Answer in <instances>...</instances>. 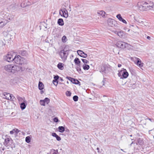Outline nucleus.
Instances as JSON below:
<instances>
[{
    "instance_id": "nucleus-1",
    "label": "nucleus",
    "mask_w": 154,
    "mask_h": 154,
    "mask_svg": "<svg viewBox=\"0 0 154 154\" xmlns=\"http://www.w3.org/2000/svg\"><path fill=\"white\" fill-rule=\"evenodd\" d=\"M118 75L121 79H126L128 76V73L125 69L123 68V69L119 71Z\"/></svg>"
},
{
    "instance_id": "nucleus-2",
    "label": "nucleus",
    "mask_w": 154,
    "mask_h": 154,
    "mask_svg": "<svg viewBox=\"0 0 154 154\" xmlns=\"http://www.w3.org/2000/svg\"><path fill=\"white\" fill-rule=\"evenodd\" d=\"M14 61L17 64H21V65H23L24 64V60H25V59L21 57L19 55L14 57Z\"/></svg>"
},
{
    "instance_id": "nucleus-3",
    "label": "nucleus",
    "mask_w": 154,
    "mask_h": 154,
    "mask_svg": "<svg viewBox=\"0 0 154 154\" xmlns=\"http://www.w3.org/2000/svg\"><path fill=\"white\" fill-rule=\"evenodd\" d=\"M66 48L64 50L60 51V56L62 59L63 60H65L67 58V57L68 55V51L66 50Z\"/></svg>"
},
{
    "instance_id": "nucleus-4",
    "label": "nucleus",
    "mask_w": 154,
    "mask_h": 154,
    "mask_svg": "<svg viewBox=\"0 0 154 154\" xmlns=\"http://www.w3.org/2000/svg\"><path fill=\"white\" fill-rule=\"evenodd\" d=\"M59 14L61 16L65 18H67L68 16V11L64 8H62L60 10Z\"/></svg>"
},
{
    "instance_id": "nucleus-5",
    "label": "nucleus",
    "mask_w": 154,
    "mask_h": 154,
    "mask_svg": "<svg viewBox=\"0 0 154 154\" xmlns=\"http://www.w3.org/2000/svg\"><path fill=\"white\" fill-rule=\"evenodd\" d=\"M145 2L146 5V8L147 10H154V4L152 2L148 1Z\"/></svg>"
},
{
    "instance_id": "nucleus-6",
    "label": "nucleus",
    "mask_w": 154,
    "mask_h": 154,
    "mask_svg": "<svg viewBox=\"0 0 154 154\" xmlns=\"http://www.w3.org/2000/svg\"><path fill=\"white\" fill-rule=\"evenodd\" d=\"M4 69L9 72L14 73V71L13 70V65H8L5 66L4 67Z\"/></svg>"
},
{
    "instance_id": "nucleus-7",
    "label": "nucleus",
    "mask_w": 154,
    "mask_h": 154,
    "mask_svg": "<svg viewBox=\"0 0 154 154\" xmlns=\"http://www.w3.org/2000/svg\"><path fill=\"white\" fill-rule=\"evenodd\" d=\"M23 65L21 64H18V65H13V70L14 71V73L15 71H22L24 70L25 69L22 66Z\"/></svg>"
},
{
    "instance_id": "nucleus-8",
    "label": "nucleus",
    "mask_w": 154,
    "mask_h": 154,
    "mask_svg": "<svg viewBox=\"0 0 154 154\" xmlns=\"http://www.w3.org/2000/svg\"><path fill=\"white\" fill-rule=\"evenodd\" d=\"M14 57L11 54L9 53L4 57V59L8 62H11L14 61Z\"/></svg>"
},
{
    "instance_id": "nucleus-9",
    "label": "nucleus",
    "mask_w": 154,
    "mask_h": 154,
    "mask_svg": "<svg viewBox=\"0 0 154 154\" xmlns=\"http://www.w3.org/2000/svg\"><path fill=\"white\" fill-rule=\"evenodd\" d=\"M116 45L117 47L122 49H124L125 48L126 45H128V44L123 42L118 41Z\"/></svg>"
},
{
    "instance_id": "nucleus-10",
    "label": "nucleus",
    "mask_w": 154,
    "mask_h": 154,
    "mask_svg": "<svg viewBox=\"0 0 154 154\" xmlns=\"http://www.w3.org/2000/svg\"><path fill=\"white\" fill-rule=\"evenodd\" d=\"M107 22L108 25L111 27L115 26L117 24L116 21L114 19L111 18L107 20Z\"/></svg>"
},
{
    "instance_id": "nucleus-11",
    "label": "nucleus",
    "mask_w": 154,
    "mask_h": 154,
    "mask_svg": "<svg viewBox=\"0 0 154 154\" xmlns=\"http://www.w3.org/2000/svg\"><path fill=\"white\" fill-rule=\"evenodd\" d=\"M137 8L141 11H147V8H146V5L144 2L143 5H140L139 3H138L137 6Z\"/></svg>"
},
{
    "instance_id": "nucleus-12",
    "label": "nucleus",
    "mask_w": 154,
    "mask_h": 154,
    "mask_svg": "<svg viewBox=\"0 0 154 154\" xmlns=\"http://www.w3.org/2000/svg\"><path fill=\"white\" fill-rule=\"evenodd\" d=\"M13 140L11 138H6L5 140V142L4 143V144L6 147L9 146V144L10 145L12 143Z\"/></svg>"
},
{
    "instance_id": "nucleus-13",
    "label": "nucleus",
    "mask_w": 154,
    "mask_h": 154,
    "mask_svg": "<svg viewBox=\"0 0 154 154\" xmlns=\"http://www.w3.org/2000/svg\"><path fill=\"white\" fill-rule=\"evenodd\" d=\"M18 53L19 54L23 56L26 57L28 55L27 51L24 50L19 51H18Z\"/></svg>"
},
{
    "instance_id": "nucleus-14",
    "label": "nucleus",
    "mask_w": 154,
    "mask_h": 154,
    "mask_svg": "<svg viewBox=\"0 0 154 154\" xmlns=\"http://www.w3.org/2000/svg\"><path fill=\"white\" fill-rule=\"evenodd\" d=\"M78 54L81 57L83 58H85L87 56V55L85 53L82 51L80 50H78L77 51Z\"/></svg>"
},
{
    "instance_id": "nucleus-15",
    "label": "nucleus",
    "mask_w": 154,
    "mask_h": 154,
    "mask_svg": "<svg viewBox=\"0 0 154 154\" xmlns=\"http://www.w3.org/2000/svg\"><path fill=\"white\" fill-rule=\"evenodd\" d=\"M136 82L132 79L128 83V86L129 88H133L134 85L135 84Z\"/></svg>"
},
{
    "instance_id": "nucleus-16",
    "label": "nucleus",
    "mask_w": 154,
    "mask_h": 154,
    "mask_svg": "<svg viewBox=\"0 0 154 154\" xmlns=\"http://www.w3.org/2000/svg\"><path fill=\"white\" fill-rule=\"evenodd\" d=\"M135 59L137 60V62L136 63V64L139 66V67L140 68L141 67L143 66V63H141V61L140 60L139 58H138L136 57Z\"/></svg>"
},
{
    "instance_id": "nucleus-17",
    "label": "nucleus",
    "mask_w": 154,
    "mask_h": 154,
    "mask_svg": "<svg viewBox=\"0 0 154 154\" xmlns=\"http://www.w3.org/2000/svg\"><path fill=\"white\" fill-rule=\"evenodd\" d=\"M107 68V67L106 66L105 64H102V66H101V69L100 72H104L105 73H106Z\"/></svg>"
},
{
    "instance_id": "nucleus-18",
    "label": "nucleus",
    "mask_w": 154,
    "mask_h": 154,
    "mask_svg": "<svg viewBox=\"0 0 154 154\" xmlns=\"http://www.w3.org/2000/svg\"><path fill=\"white\" fill-rule=\"evenodd\" d=\"M116 17L120 21H122L125 24L127 23V22L126 20L122 18L120 14H119L117 15Z\"/></svg>"
},
{
    "instance_id": "nucleus-19",
    "label": "nucleus",
    "mask_w": 154,
    "mask_h": 154,
    "mask_svg": "<svg viewBox=\"0 0 154 154\" xmlns=\"http://www.w3.org/2000/svg\"><path fill=\"white\" fill-rule=\"evenodd\" d=\"M144 144V142L143 140V139L140 138H137V142L136 143V144L138 145L139 144L140 145H142Z\"/></svg>"
},
{
    "instance_id": "nucleus-20",
    "label": "nucleus",
    "mask_w": 154,
    "mask_h": 154,
    "mask_svg": "<svg viewBox=\"0 0 154 154\" xmlns=\"http://www.w3.org/2000/svg\"><path fill=\"white\" fill-rule=\"evenodd\" d=\"M5 16H6L5 17V18H6V20H8V22L11 20L13 18L12 15L10 14H8L7 15H5Z\"/></svg>"
},
{
    "instance_id": "nucleus-21",
    "label": "nucleus",
    "mask_w": 154,
    "mask_h": 154,
    "mask_svg": "<svg viewBox=\"0 0 154 154\" xmlns=\"http://www.w3.org/2000/svg\"><path fill=\"white\" fill-rule=\"evenodd\" d=\"M8 23V20L6 19H3L2 21L0 22V26L1 27H3L5 25Z\"/></svg>"
},
{
    "instance_id": "nucleus-22",
    "label": "nucleus",
    "mask_w": 154,
    "mask_h": 154,
    "mask_svg": "<svg viewBox=\"0 0 154 154\" xmlns=\"http://www.w3.org/2000/svg\"><path fill=\"white\" fill-rule=\"evenodd\" d=\"M44 86L43 83L42 82L39 81L38 85V88L39 90H43L44 88Z\"/></svg>"
},
{
    "instance_id": "nucleus-23",
    "label": "nucleus",
    "mask_w": 154,
    "mask_h": 154,
    "mask_svg": "<svg viewBox=\"0 0 154 154\" xmlns=\"http://www.w3.org/2000/svg\"><path fill=\"white\" fill-rule=\"evenodd\" d=\"M73 80H72L71 82L73 84H76V85H81V83L80 82H79L78 80L77 79H75L74 78L73 79Z\"/></svg>"
},
{
    "instance_id": "nucleus-24",
    "label": "nucleus",
    "mask_w": 154,
    "mask_h": 154,
    "mask_svg": "<svg viewBox=\"0 0 154 154\" xmlns=\"http://www.w3.org/2000/svg\"><path fill=\"white\" fill-rule=\"evenodd\" d=\"M64 64L62 63H59L57 65V67L58 68L61 70H62L64 69Z\"/></svg>"
},
{
    "instance_id": "nucleus-25",
    "label": "nucleus",
    "mask_w": 154,
    "mask_h": 154,
    "mask_svg": "<svg viewBox=\"0 0 154 154\" xmlns=\"http://www.w3.org/2000/svg\"><path fill=\"white\" fill-rule=\"evenodd\" d=\"M52 135L54 137H55L57 141H60L61 140L60 137L58 136L55 133H52Z\"/></svg>"
},
{
    "instance_id": "nucleus-26",
    "label": "nucleus",
    "mask_w": 154,
    "mask_h": 154,
    "mask_svg": "<svg viewBox=\"0 0 154 154\" xmlns=\"http://www.w3.org/2000/svg\"><path fill=\"white\" fill-rule=\"evenodd\" d=\"M57 23L60 26L63 25L64 23L63 19L62 18L59 19L57 21Z\"/></svg>"
},
{
    "instance_id": "nucleus-27",
    "label": "nucleus",
    "mask_w": 154,
    "mask_h": 154,
    "mask_svg": "<svg viewBox=\"0 0 154 154\" xmlns=\"http://www.w3.org/2000/svg\"><path fill=\"white\" fill-rule=\"evenodd\" d=\"M17 8L16 4H12L9 6V8L12 10H15Z\"/></svg>"
},
{
    "instance_id": "nucleus-28",
    "label": "nucleus",
    "mask_w": 154,
    "mask_h": 154,
    "mask_svg": "<svg viewBox=\"0 0 154 154\" xmlns=\"http://www.w3.org/2000/svg\"><path fill=\"white\" fill-rule=\"evenodd\" d=\"M75 64L77 65H80L81 61L78 58H76L74 60Z\"/></svg>"
},
{
    "instance_id": "nucleus-29",
    "label": "nucleus",
    "mask_w": 154,
    "mask_h": 154,
    "mask_svg": "<svg viewBox=\"0 0 154 154\" xmlns=\"http://www.w3.org/2000/svg\"><path fill=\"white\" fill-rule=\"evenodd\" d=\"M75 68L79 73L80 74L83 73L81 68L80 65L77 66L75 67Z\"/></svg>"
},
{
    "instance_id": "nucleus-30",
    "label": "nucleus",
    "mask_w": 154,
    "mask_h": 154,
    "mask_svg": "<svg viewBox=\"0 0 154 154\" xmlns=\"http://www.w3.org/2000/svg\"><path fill=\"white\" fill-rule=\"evenodd\" d=\"M26 104L24 102H23L20 104V107L21 109L23 110L26 106Z\"/></svg>"
},
{
    "instance_id": "nucleus-31",
    "label": "nucleus",
    "mask_w": 154,
    "mask_h": 154,
    "mask_svg": "<svg viewBox=\"0 0 154 154\" xmlns=\"http://www.w3.org/2000/svg\"><path fill=\"white\" fill-rule=\"evenodd\" d=\"M97 14L101 15L103 17H105V14L106 13L103 11H99L97 12Z\"/></svg>"
},
{
    "instance_id": "nucleus-32",
    "label": "nucleus",
    "mask_w": 154,
    "mask_h": 154,
    "mask_svg": "<svg viewBox=\"0 0 154 154\" xmlns=\"http://www.w3.org/2000/svg\"><path fill=\"white\" fill-rule=\"evenodd\" d=\"M58 129L60 133H63L65 131V128L63 126H59Z\"/></svg>"
},
{
    "instance_id": "nucleus-33",
    "label": "nucleus",
    "mask_w": 154,
    "mask_h": 154,
    "mask_svg": "<svg viewBox=\"0 0 154 154\" xmlns=\"http://www.w3.org/2000/svg\"><path fill=\"white\" fill-rule=\"evenodd\" d=\"M83 68L84 70H88L90 68V66L89 65L85 64H84L83 65Z\"/></svg>"
},
{
    "instance_id": "nucleus-34",
    "label": "nucleus",
    "mask_w": 154,
    "mask_h": 154,
    "mask_svg": "<svg viewBox=\"0 0 154 154\" xmlns=\"http://www.w3.org/2000/svg\"><path fill=\"white\" fill-rule=\"evenodd\" d=\"M117 34L120 37H123L124 35V32L123 31H120L117 32Z\"/></svg>"
},
{
    "instance_id": "nucleus-35",
    "label": "nucleus",
    "mask_w": 154,
    "mask_h": 154,
    "mask_svg": "<svg viewBox=\"0 0 154 154\" xmlns=\"http://www.w3.org/2000/svg\"><path fill=\"white\" fill-rule=\"evenodd\" d=\"M62 42H63L65 43L66 42V41H67V39L66 38V36L64 35L62 38Z\"/></svg>"
},
{
    "instance_id": "nucleus-36",
    "label": "nucleus",
    "mask_w": 154,
    "mask_h": 154,
    "mask_svg": "<svg viewBox=\"0 0 154 154\" xmlns=\"http://www.w3.org/2000/svg\"><path fill=\"white\" fill-rule=\"evenodd\" d=\"M30 138L29 136H27L26 138V141L28 143H29L30 142Z\"/></svg>"
},
{
    "instance_id": "nucleus-37",
    "label": "nucleus",
    "mask_w": 154,
    "mask_h": 154,
    "mask_svg": "<svg viewBox=\"0 0 154 154\" xmlns=\"http://www.w3.org/2000/svg\"><path fill=\"white\" fill-rule=\"evenodd\" d=\"M17 98L20 102H22L23 100V98L19 96H17Z\"/></svg>"
},
{
    "instance_id": "nucleus-38",
    "label": "nucleus",
    "mask_w": 154,
    "mask_h": 154,
    "mask_svg": "<svg viewBox=\"0 0 154 154\" xmlns=\"http://www.w3.org/2000/svg\"><path fill=\"white\" fill-rule=\"evenodd\" d=\"M73 99L74 101H77L78 100V97L76 95L74 96L73 97Z\"/></svg>"
},
{
    "instance_id": "nucleus-39",
    "label": "nucleus",
    "mask_w": 154,
    "mask_h": 154,
    "mask_svg": "<svg viewBox=\"0 0 154 154\" xmlns=\"http://www.w3.org/2000/svg\"><path fill=\"white\" fill-rule=\"evenodd\" d=\"M44 100L45 103L46 102L47 104H48L50 102V99L47 97L45 98Z\"/></svg>"
},
{
    "instance_id": "nucleus-40",
    "label": "nucleus",
    "mask_w": 154,
    "mask_h": 154,
    "mask_svg": "<svg viewBox=\"0 0 154 154\" xmlns=\"http://www.w3.org/2000/svg\"><path fill=\"white\" fill-rule=\"evenodd\" d=\"M40 104L44 106L45 105V103L44 100H40Z\"/></svg>"
},
{
    "instance_id": "nucleus-41",
    "label": "nucleus",
    "mask_w": 154,
    "mask_h": 154,
    "mask_svg": "<svg viewBox=\"0 0 154 154\" xmlns=\"http://www.w3.org/2000/svg\"><path fill=\"white\" fill-rule=\"evenodd\" d=\"M82 60L84 63V64H85L86 63H89V61L86 60V59H81Z\"/></svg>"
},
{
    "instance_id": "nucleus-42",
    "label": "nucleus",
    "mask_w": 154,
    "mask_h": 154,
    "mask_svg": "<svg viewBox=\"0 0 154 154\" xmlns=\"http://www.w3.org/2000/svg\"><path fill=\"white\" fill-rule=\"evenodd\" d=\"M59 77L58 75H56L54 76V80L58 81V80L59 79Z\"/></svg>"
},
{
    "instance_id": "nucleus-43",
    "label": "nucleus",
    "mask_w": 154,
    "mask_h": 154,
    "mask_svg": "<svg viewBox=\"0 0 154 154\" xmlns=\"http://www.w3.org/2000/svg\"><path fill=\"white\" fill-rule=\"evenodd\" d=\"M53 83L56 86L58 84V81H55L54 79L53 81Z\"/></svg>"
},
{
    "instance_id": "nucleus-44",
    "label": "nucleus",
    "mask_w": 154,
    "mask_h": 154,
    "mask_svg": "<svg viewBox=\"0 0 154 154\" xmlns=\"http://www.w3.org/2000/svg\"><path fill=\"white\" fill-rule=\"evenodd\" d=\"M66 95L67 96H70L71 95V93L69 91H67L66 92Z\"/></svg>"
},
{
    "instance_id": "nucleus-45",
    "label": "nucleus",
    "mask_w": 154,
    "mask_h": 154,
    "mask_svg": "<svg viewBox=\"0 0 154 154\" xmlns=\"http://www.w3.org/2000/svg\"><path fill=\"white\" fill-rule=\"evenodd\" d=\"M54 121L56 122H59L58 119L57 117H55L54 119Z\"/></svg>"
},
{
    "instance_id": "nucleus-46",
    "label": "nucleus",
    "mask_w": 154,
    "mask_h": 154,
    "mask_svg": "<svg viewBox=\"0 0 154 154\" xmlns=\"http://www.w3.org/2000/svg\"><path fill=\"white\" fill-rule=\"evenodd\" d=\"M55 37L57 38H60L61 37V35L60 33H56Z\"/></svg>"
},
{
    "instance_id": "nucleus-47",
    "label": "nucleus",
    "mask_w": 154,
    "mask_h": 154,
    "mask_svg": "<svg viewBox=\"0 0 154 154\" xmlns=\"http://www.w3.org/2000/svg\"><path fill=\"white\" fill-rule=\"evenodd\" d=\"M66 78L68 79L71 82L72 81V80H73V78H71L70 77L67 76L66 77Z\"/></svg>"
},
{
    "instance_id": "nucleus-48",
    "label": "nucleus",
    "mask_w": 154,
    "mask_h": 154,
    "mask_svg": "<svg viewBox=\"0 0 154 154\" xmlns=\"http://www.w3.org/2000/svg\"><path fill=\"white\" fill-rule=\"evenodd\" d=\"M9 96L10 97V99L12 100H13V99L14 98H15L13 96V95L12 94H10L9 95Z\"/></svg>"
},
{
    "instance_id": "nucleus-49",
    "label": "nucleus",
    "mask_w": 154,
    "mask_h": 154,
    "mask_svg": "<svg viewBox=\"0 0 154 154\" xmlns=\"http://www.w3.org/2000/svg\"><path fill=\"white\" fill-rule=\"evenodd\" d=\"M14 132H15V129H13L12 131H11L10 133L11 134H13Z\"/></svg>"
},
{
    "instance_id": "nucleus-50",
    "label": "nucleus",
    "mask_w": 154,
    "mask_h": 154,
    "mask_svg": "<svg viewBox=\"0 0 154 154\" xmlns=\"http://www.w3.org/2000/svg\"><path fill=\"white\" fill-rule=\"evenodd\" d=\"M20 132V130H19L17 129H15V132L16 133V134H17L18 133Z\"/></svg>"
},
{
    "instance_id": "nucleus-51",
    "label": "nucleus",
    "mask_w": 154,
    "mask_h": 154,
    "mask_svg": "<svg viewBox=\"0 0 154 154\" xmlns=\"http://www.w3.org/2000/svg\"><path fill=\"white\" fill-rule=\"evenodd\" d=\"M149 119V120L150 121H151V122H153L154 121V119H150L149 118H148L147 119Z\"/></svg>"
},
{
    "instance_id": "nucleus-52",
    "label": "nucleus",
    "mask_w": 154,
    "mask_h": 154,
    "mask_svg": "<svg viewBox=\"0 0 154 154\" xmlns=\"http://www.w3.org/2000/svg\"><path fill=\"white\" fill-rule=\"evenodd\" d=\"M105 81L106 80H105V79H104L102 81V82L103 83V85H104V84H105Z\"/></svg>"
},
{
    "instance_id": "nucleus-53",
    "label": "nucleus",
    "mask_w": 154,
    "mask_h": 154,
    "mask_svg": "<svg viewBox=\"0 0 154 154\" xmlns=\"http://www.w3.org/2000/svg\"><path fill=\"white\" fill-rule=\"evenodd\" d=\"M9 94H9L8 93H6V92H5L4 93V96H5V95H9Z\"/></svg>"
},
{
    "instance_id": "nucleus-54",
    "label": "nucleus",
    "mask_w": 154,
    "mask_h": 154,
    "mask_svg": "<svg viewBox=\"0 0 154 154\" xmlns=\"http://www.w3.org/2000/svg\"><path fill=\"white\" fill-rule=\"evenodd\" d=\"M44 92L43 90H41L40 93L41 94H42Z\"/></svg>"
},
{
    "instance_id": "nucleus-55",
    "label": "nucleus",
    "mask_w": 154,
    "mask_h": 154,
    "mask_svg": "<svg viewBox=\"0 0 154 154\" xmlns=\"http://www.w3.org/2000/svg\"><path fill=\"white\" fill-rule=\"evenodd\" d=\"M148 39L150 40L151 39V37L149 36H147L146 37Z\"/></svg>"
},
{
    "instance_id": "nucleus-56",
    "label": "nucleus",
    "mask_w": 154,
    "mask_h": 154,
    "mask_svg": "<svg viewBox=\"0 0 154 154\" xmlns=\"http://www.w3.org/2000/svg\"><path fill=\"white\" fill-rule=\"evenodd\" d=\"M122 66V65L121 64H118V66L119 67H120L121 66Z\"/></svg>"
},
{
    "instance_id": "nucleus-57",
    "label": "nucleus",
    "mask_w": 154,
    "mask_h": 154,
    "mask_svg": "<svg viewBox=\"0 0 154 154\" xmlns=\"http://www.w3.org/2000/svg\"><path fill=\"white\" fill-rule=\"evenodd\" d=\"M60 80L61 81H62V82L63 81V79L62 78H60Z\"/></svg>"
},
{
    "instance_id": "nucleus-58",
    "label": "nucleus",
    "mask_w": 154,
    "mask_h": 154,
    "mask_svg": "<svg viewBox=\"0 0 154 154\" xmlns=\"http://www.w3.org/2000/svg\"><path fill=\"white\" fill-rule=\"evenodd\" d=\"M97 149L98 150V152H99V148H97Z\"/></svg>"
},
{
    "instance_id": "nucleus-59",
    "label": "nucleus",
    "mask_w": 154,
    "mask_h": 154,
    "mask_svg": "<svg viewBox=\"0 0 154 154\" xmlns=\"http://www.w3.org/2000/svg\"><path fill=\"white\" fill-rule=\"evenodd\" d=\"M69 8L70 9L71 8V5H69Z\"/></svg>"
},
{
    "instance_id": "nucleus-60",
    "label": "nucleus",
    "mask_w": 154,
    "mask_h": 154,
    "mask_svg": "<svg viewBox=\"0 0 154 154\" xmlns=\"http://www.w3.org/2000/svg\"><path fill=\"white\" fill-rule=\"evenodd\" d=\"M3 13H3V12H1V14H3Z\"/></svg>"
},
{
    "instance_id": "nucleus-61",
    "label": "nucleus",
    "mask_w": 154,
    "mask_h": 154,
    "mask_svg": "<svg viewBox=\"0 0 154 154\" xmlns=\"http://www.w3.org/2000/svg\"><path fill=\"white\" fill-rule=\"evenodd\" d=\"M121 150L122 151H123V152H125V151H124L122 149H121Z\"/></svg>"
},
{
    "instance_id": "nucleus-62",
    "label": "nucleus",
    "mask_w": 154,
    "mask_h": 154,
    "mask_svg": "<svg viewBox=\"0 0 154 154\" xmlns=\"http://www.w3.org/2000/svg\"><path fill=\"white\" fill-rule=\"evenodd\" d=\"M131 26H134V25H131L130 26V27L131 28Z\"/></svg>"
},
{
    "instance_id": "nucleus-63",
    "label": "nucleus",
    "mask_w": 154,
    "mask_h": 154,
    "mask_svg": "<svg viewBox=\"0 0 154 154\" xmlns=\"http://www.w3.org/2000/svg\"><path fill=\"white\" fill-rule=\"evenodd\" d=\"M133 143V142H132L131 143V145Z\"/></svg>"
},
{
    "instance_id": "nucleus-64",
    "label": "nucleus",
    "mask_w": 154,
    "mask_h": 154,
    "mask_svg": "<svg viewBox=\"0 0 154 154\" xmlns=\"http://www.w3.org/2000/svg\"><path fill=\"white\" fill-rule=\"evenodd\" d=\"M53 154H55V153H53Z\"/></svg>"
}]
</instances>
